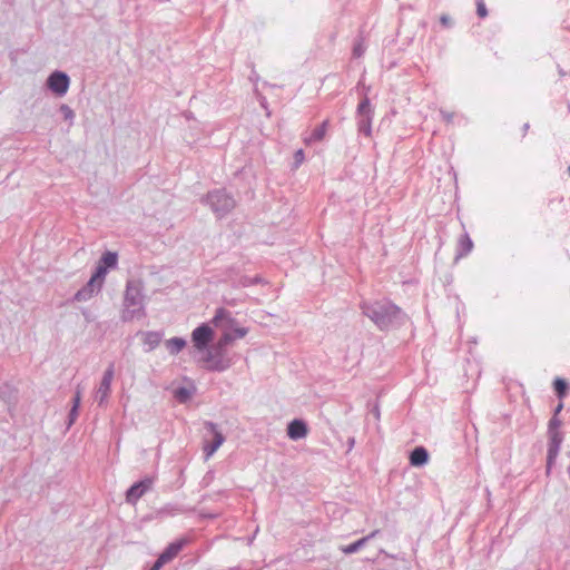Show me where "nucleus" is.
Masks as SVG:
<instances>
[{
	"mask_svg": "<svg viewBox=\"0 0 570 570\" xmlns=\"http://www.w3.org/2000/svg\"><path fill=\"white\" fill-rule=\"evenodd\" d=\"M213 324L216 327L223 330V335L218 342L219 347L226 346L235 338H242L246 335V330L234 326V320L230 317L229 313L224 308H220L216 312V315L213 318Z\"/></svg>",
	"mask_w": 570,
	"mask_h": 570,
	"instance_id": "f257e3e1",
	"label": "nucleus"
},
{
	"mask_svg": "<svg viewBox=\"0 0 570 570\" xmlns=\"http://www.w3.org/2000/svg\"><path fill=\"white\" fill-rule=\"evenodd\" d=\"M117 264V255L111 252H107L102 255L99 266L97 267L96 273L91 276L87 284V288L90 292L99 289L104 283L107 268L114 267Z\"/></svg>",
	"mask_w": 570,
	"mask_h": 570,
	"instance_id": "f03ea898",
	"label": "nucleus"
},
{
	"mask_svg": "<svg viewBox=\"0 0 570 570\" xmlns=\"http://www.w3.org/2000/svg\"><path fill=\"white\" fill-rule=\"evenodd\" d=\"M214 338V331L208 324H202L191 333V342L197 351H204Z\"/></svg>",
	"mask_w": 570,
	"mask_h": 570,
	"instance_id": "7ed1b4c3",
	"label": "nucleus"
},
{
	"mask_svg": "<svg viewBox=\"0 0 570 570\" xmlns=\"http://www.w3.org/2000/svg\"><path fill=\"white\" fill-rule=\"evenodd\" d=\"M209 203L215 212L225 213L234 207V200L224 191H214L208 195Z\"/></svg>",
	"mask_w": 570,
	"mask_h": 570,
	"instance_id": "20e7f679",
	"label": "nucleus"
},
{
	"mask_svg": "<svg viewBox=\"0 0 570 570\" xmlns=\"http://www.w3.org/2000/svg\"><path fill=\"white\" fill-rule=\"evenodd\" d=\"M48 87L57 95H65L69 88V78L66 73L56 71L48 78Z\"/></svg>",
	"mask_w": 570,
	"mask_h": 570,
	"instance_id": "39448f33",
	"label": "nucleus"
},
{
	"mask_svg": "<svg viewBox=\"0 0 570 570\" xmlns=\"http://www.w3.org/2000/svg\"><path fill=\"white\" fill-rule=\"evenodd\" d=\"M184 541L171 543L157 559L151 570H159L165 563L173 560L181 550Z\"/></svg>",
	"mask_w": 570,
	"mask_h": 570,
	"instance_id": "423d86ee",
	"label": "nucleus"
},
{
	"mask_svg": "<svg viewBox=\"0 0 570 570\" xmlns=\"http://www.w3.org/2000/svg\"><path fill=\"white\" fill-rule=\"evenodd\" d=\"M207 426L214 435V441L213 443H206L203 448L206 459L210 458L225 441L214 423H208Z\"/></svg>",
	"mask_w": 570,
	"mask_h": 570,
	"instance_id": "0eeeda50",
	"label": "nucleus"
},
{
	"mask_svg": "<svg viewBox=\"0 0 570 570\" xmlns=\"http://www.w3.org/2000/svg\"><path fill=\"white\" fill-rule=\"evenodd\" d=\"M151 487V480H144L135 483L129 488L126 494V499L130 503H136L144 493Z\"/></svg>",
	"mask_w": 570,
	"mask_h": 570,
	"instance_id": "6e6552de",
	"label": "nucleus"
},
{
	"mask_svg": "<svg viewBox=\"0 0 570 570\" xmlns=\"http://www.w3.org/2000/svg\"><path fill=\"white\" fill-rule=\"evenodd\" d=\"M307 432V425L302 420H293L287 426V435L292 440L304 439Z\"/></svg>",
	"mask_w": 570,
	"mask_h": 570,
	"instance_id": "1a4fd4ad",
	"label": "nucleus"
},
{
	"mask_svg": "<svg viewBox=\"0 0 570 570\" xmlns=\"http://www.w3.org/2000/svg\"><path fill=\"white\" fill-rule=\"evenodd\" d=\"M114 379V365L111 364L105 372L104 377L101 380L100 386L98 389V393L100 394V402L108 397L110 393V385Z\"/></svg>",
	"mask_w": 570,
	"mask_h": 570,
	"instance_id": "9d476101",
	"label": "nucleus"
},
{
	"mask_svg": "<svg viewBox=\"0 0 570 570\" xmlns=\"http://www.w3.org/2000/svg\"><path fill=\"white\" fill-rule=\"evenodd\" d=\"M429 453L423 446L415 448L410 454V463L413 466H421L428 463Z\"/></svg>",
	"mask_w": 570,
	"mask_h": 570,
	"instance_id": "9b49d317",
	"label": "nucleus"
},
{
	"mask_svg": "<svg viewBox=\"0 0 570 570\" xmlns=\"http://www.w3.org/2000/svg\"><path fill=\"white\" fill-rule=\"evenodd\" d=\"M327 121H323L320 126H317L309 136L304 138L305 145H311L315 141H321L324 139L327 131Z\"/></svg>",
	"mask_w": 570,
	"mask_h": 570,
	"instance_id": "f8f14e48",
	"label": "nucleus"
},
{
	"mask_svg": "<svg viewBox=\"0 0 570 570\" xmlns=\"http://www.w3.org/2000/svg\"><path fill=\"white\" fill-rule=\"evenodd\" d=\"M550 436V449H549V461H551L559 451V448L562 442V435L557 430H551Z\"/></svg>",
	"mask_w": 570,
	"mask_h": 570,
	"instance_id": "ddd939ff",
	"label": "nucleus"
},
{
	"mask_svg": "<svg viewBox=\"0 0 570 570\" xmlns=\"http://www.w3.org/2000/svg\"><path fill=\"white\" fill-rule=\"evenodd\" d=\"M186 346V341L180 337H174L166 342V347L171 354L179 353Z\"/></svg>",
	"mask_w": 570,
	"mask_h": 570,
	"instance_id": "4468645a",
	"label": "nucleus"
},
{
	"mask_svg": "<svg viewBox=\"0 0 570 570\" xmlns=\"http://www.w3.org/2000/svg\"><path fill=\"white\" fill-rule=\"evenodd\" d=\"M376 534V531L372 532L368 537H365V538H362L360 540H357L356 542H353L348 546H345V547H342V551L345 553V554H351V553H354L356 552L361 547H363L365 544V542L370 539V538H373L374 535Z\"/></svg>",
	"mask_w": 570,
	"mask_h": 570,
	"instance_id": "2eb2a0df",
	"label": "nucleus"
},
{
	"mask_svg": "<svg viewBox=\"0 0 570 570\" xmlns=\"http://www.w3.org/2000/svg\"><path fill=\"white\" fill-rule=\"evenodd\" d=\"M460 256L469 254L473 248V243L468 235H464L459 240Z\"/></svg>",
	"mask_w": 570,
	"mask_h": 570,
	"instance_id": "dca6fc26",
	"label": "nucleus"
},
{
	"mask_svg": "<svg viewBox=\"0 0 570 570\" xmlns=\"http://www.w3.org/2000/svg\"><path fill=\"white\" fill-rule=\"evenodd\" d=\"M553 386H554V391L558 394V396L560 399H562L566 395V393H567L568 383L564 380H562V379H556L554 383H553Z\"/></svg>",
	"mask_w": 570,
	"mask_h": 570,
	"instance_id": "f3484780",
	"label": "nucleus"
},
{
	"mask_svg": "<svg viewBox=\"0 0 570 570\" xmlns=\"http://www.w3.org/2000/svg\"><path fill=\"white\" fill-rule=\"evenodd\" d=\"M80 400H81V392H80V390H77L75 399H73V406L70 411V423H72L78 415V407L80 404Z\"/></svg>",
	"mask_w": 570,
	"mask_h": 570,
	"instance_id": "a211bd4d",
	"label": "nucleus"
},
{
	"mask_svg": "<svg viewBox=\"0 0 570 570\" xmlns=\"http://www.w3.org/2000/svg\"><path fill=\"white\" fill-rule=\"evenodd\" d=\"M476 12H478V16L480 18H485L487 14H488V10L485 8V4L482 0H480L478 3H476Z\"/></svg>",
	"mask_w": 570,
	"mask_h": 570,
	"instance_id": "6ab92c4d",
	"label": "nucleus"
},
{
	"mask_svg": "<svg viewBox=\"0 0 570 570\" xmlns=\"http://www.w3.org/2000/svg\"><path fill=\"white\" fill-rule=\"evenodd\" d=\"M358 111L361 114H367L370 112V100L365 98L360 105H358Z\"/></svg>",
	"mask_w": 570,
	"mask_h": 570,
	"instance_id": "aec40b11",
	"label": "nucleus"
},
{
	"mask_svg": "<svg viewBox=\"0 0 570 570\" xmlns=\"http://www.w3.org/2000/svg\"><path fill=\"white\" fill-rule=\"evenodd\" d=\"M176 396L180 400V401H186L188 397H189V392L185 389H179L177 392H176Z\"/></svg>",
	"mask_w": 570,
	"mask_h": 570,
	"instance_id": "412c9836",
	"label": "nucleus"
},
{
	"mask_svg": "<svg viewBox=\"0 0 570 570\" xmlns=\"http://www.w3.org/2000/svg\"><path fill=\"white\" fill-rule=\"evenodd\" d=\"M295 161H296V165H301L303 161H304V151L302 149H298L295 155Z\"/></svg>",
	"mask_w": 570,
	"mask_h": 570,
	"instance_id": "4be33fe9",
	"label": "nucleus"
},
{
	"mask_svg": "<svg viewBox=\"0 0 570 570\" xmlns=\"http://www.w3.org/2000/svg\"><path fill=\"white\" fill-rule=\"evenodd\" d=\"M353 51H354V56H355V57H361V56L363 55V52H364V48H363V46L360 43V45H357V46H355V47H354V50H353Z\"/></svg>",
	"mask_w": 570,
	"mask_h": 570,
	"instance_id": "5701e85b",
	"label": "nucleus"
},
{
	"mask_svg": "<svg viewBox=\"0 0 570 570\" xmlns=\"http://www.w3.org/2000/svg\"><path fill=\"white\" fill-rule=\"evenodd\" d=\"M442 115H443V117H444V119H445L446 121H451V120H452V117H453V115H452V114H448V112H443V111H442Z\"/></svg>",
	"mask_w": 570,
	"mask_h": 570,
	"instance_id": "b1692460",
	"label": "nucleus"
},
{
	"mask_svg": "<svg viewBox=\"0 0 570 570\" xmlns=\"http://www.w3.org/2000/svg\"><path fill=\"white\" fill-rule=\"evenodd\" d=\"M558 424H559V423H558L556 420H552V421L550 422V430H554V428H557V426H558Z\"/></svg>",
	"mask_w": 570,
	"mask_h": 570,
	"instance_id": "393cba45",
	"label": "nucleus"
},
{
	"mask_svg": "<svg viewBox=\"0 0 570 570\" xmlns=\"http://www.w3.org/2000/svg\"><path fill=\"white\" fill-rule=\"evenodd\" d=\"M441 22H442L443 24H448V23H449V18H446V17H442V18H441Z\"/></svg>",
	"mask_w": 570,
	"mask_h": 570,
	"instance_id": "a878e982",
	"label": "nucleus"
},
{
	"mask_svg": "<svg viewBox=\"0 0 570 570\" xmlns=\"http://www.w3.org/2000/svg\"><path fill=\"white\" fill-rule=\"evenodd\" d=\"M390 309H392V312L395 314V313H399V308L395 307V306H391Z\"/></svg>",
	"mask_w": 570,
	"mask_h": 570,
	"instance_id": "bb28decb",
	"label": "nucleus"
},
{
	"mask_svg": "<svg viewBox=\"0 0 570 570\" xmlns=\"http://www.w3.org/2000/svg\"><path fill=\"white\" fill-rule=\"evenodd\" d=\"M562 404H560L557 409V411H561Z\"/></svg>",
	"mask_w": 570,
	"mask_h": 570,
	"instance_id": "cd10ccee",
	"label": "nucleus"
}]
</instances>
